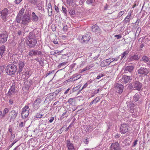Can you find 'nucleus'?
Returning <instances> with one entry per match:
<instances>
[{
  "mask_svg": "<svg viewBox=\"0 0 150 150\" xmlns=\"http://www.w3.org/2000/svg\"><path fill=\"white\" fill-rule=\"evenodd\" d=\"M31 4L35 5L37 2V0H28Z\"/></svg>",
  "mask_w": 150,
  "mask_h": 150,
  "instance_id": "nucleus-42",
  "label": "nucleus"
},
{
  "mask_svg": "<svg viewBox=\"0 0 150 150\" xmlns=\"http://www.w3.org/2000/svg\"><path fill=\"white\" fill-rule=\"evenodd\" d=\"M114 59L113 60V59L112 58H110L108 59H106V60L107 61V64L109 65L111 63L114 61Z\"/></svg>",
  "mask_w": 150,
  "mask_h": 150,
  "instance_id": "nucleus-39",
  "label": "nucleus"
},
{
  "mask_svg": "<svg viewBox=\"0 0 150 150\" xmlns=\"http://www.w3.org/2000/svg\"><path fill=\"white\" fill-rule=\"evenodd\" d=\"M19 56L18 55H15L13 56V63L19 64V58L18 57Z\"/></svg>",
  "mask_w": 150,
  "mask_h": 150,
  "instance_id": "nucleus-20",
  "label": "nucleus"
},
{
  "mask_svg": "<svg viewBox=\"0 0 150 150\" xmlns=\"http://www.w3.org/2000/svg\"><path fill=\"white\" fill-rule=\"evenodd\" d=\"M25 9L24 8H22L20 11H19V13L22 14L25 11Z\"/></svg>",
  "mask_w": 150,
  "mask_h": 150,
  "instance_id": "nucleus-56",
  "label": "nucleus"
},
{
  "mask_svg": "<svg viewBox=\"0 0 150 150\" xmlns=\"http://www.w3.org/2000/svg\"><path fill=\"white\" fill-rule=\"evenodd\" d=\"M132 79V76L124 75L121 79V81L123 83L126 84L129 82Z\"/></svg>",
  "mask_w": 150,
  "mask_h": 150,
  "instance_id": "nucleus-10",
  "label": "nucleus"
},
{
  "mask_svg": "<svg viewBox=\"0 0 150 150\" xmlns=\"http://www.w3.org/2000/svg\"><path fill=\"white\" fill-rule=\"evenodd\" d=\"M8 37V35L6 31L0 33V43H5L7 41Z\"/></svg>",
  "mask_w": 150,
  "mask_h": 150,
  "instance_id": "nucleus-6",
  "label": "nucleus"
},
{
  "mask_svg": "<svg viewBox=\"0 0 150 150\" xmlns=\"http://www.w3.org/2000/svg\"><path fill=\"white\" fill-rule=\"evenodd\" d=\"M5 116V115L2 114V112L0 110V118L4 117Z\"/></svg>",
  "mask_w": 150,
  "mask_h": 150,
  "instance_id": "nucleus-59",
  "label": "nucleus"
},
{
  "mask_svg": "<svg viewBox=\"0 0 150 150\" xmlns=\"http://www.w3.org/2000/svg\"><path fill=\"white\" fill-rule=\"evenodd\" d=\"M114 88L116 92L119 93H121L123 92V86L121 84L116 83L115 84Z\"/></svg>",
  "mask_w": 150,
  "mask_h": 150,
  "instance_id": "nucleus-7",
  "label": "nucleus"
},
{
  "mask_svg": "<svg viewBox=\"0 0 150 150\" xmlns=\"http://www.w3.org/2000/svg\"><path fill=\"white\" fill-rule=\"evenodd\" d=\"M101 66L102 67H105L108 66V64L106 60H104L100 64Z\"/></svg>",
  "mask_w": 150,
  "mask_h": 150,
  "instance_id": "nucleus-31",
  "label": "nucleus"
},
{
  "mask_svg": "<svg viewBox=\"0 0 150 150\" xmlns=\"http://www.w3.org/2000/svg\"><path fill=\"white\" fill-rule=\"evenodd\" d=\"M28 54L29 56L35 55H36V50H31L29 52Z\"/></svg>",
  "mask_w": 150,
  "mask_h": 150,
  "instance_id": "nucleus-33",
  "label": "nucleus"
},
{
  "mask_svg": "<svg viewBox=\"0 0 150 150\" xmlns=\"http://www.w3.org/2000/svg\"><path fill=\"white\" fill-rule=\"evenodd\" d=\"M15 93V91L14 88L11 87L9 90L8 93V96L11 97V95H13Z\"/></svg>",
  "mask_w": 150,
  "mask_h": 150,
  "instance_id": "nucleus-18",
  "label": "nucleus"
},
{
  "mask_svg": "<svg viewBox=\"0 0 150 150\" xmlns=\"http://www.w3.org/2000/svg\"><path fill=\"white\" fill-rule=\"evenodd\" d=\"M12 112H13L12 117L13 118H16L17 115V112H15V111H13Z\"/></svg>",
  "mask_w": 150,
  "mask_h": 150,
  "instance_id": "nucleus-40",
  "label": "nucleus"
},
{
  "mask_svg": "<svg viewBox=\"0 0 150 150\" xmlns=\"http://www.w3.org/2000/svg\"><path fill=\"white\" fill-rule=\"evenodd\" d=\"M104 76V75L102 73L100 74H98V75L96 79H100L101 77Z\"/></svg>",
  "mask_w": 150,
  "mask_h": 150,
  "instance_id": "nucleus-48",
  "label": "nucleus"
},
{
  "mask_svg": "<svg viewBox=\"0 0 150 150\" xmlns=\"http://www.w3.org/2000/svg\"><path fill=\"white\" fill-rule=\"evenodd\" d=\"M17 70V66L14 64L8 65L5 69L6 72L7 74L11 76L15 74Z\"/></svg>",
  "mask_w": 150,
  "mask_h": 150,
  "instance_id": "nucleus-2",
  "label": "nucleus"
},
{
  "mask_svg": "<svg viewBox=\"0 0 150 150\" xmlns=\"http://www.w3.org/2000/svg\"><path fill=\"white\" fill-rule=\"evenodd\" d=\"M68 12L71 15H74L75 13L74 9L73 8H70L68 10Z\"/></svg>",
  "mask_w": 150,
  "mask_h": 150,
  "instance_id": "nucleus-32",
  "label": "nucleus"
},
{
  "mask_svg": "<svg viewBox=\"0 0 150 150\" xmlns=\"http://www.w3.org/2000/svg\"><path fill=\"white\" fill-rule=\"evenodd\" d=\"M100 98L99 97H97L95 99L92 101L90 103L89 105H91L93 103H95V104H96L97 103H98L100 100Z\"/></svg>",
  "mask_w": 150,
  "mask_h": 150,
  "instance_id": "nucleus-23",
  "label": "nucleus"
},
{
  "mask_svg": "<svg viewBox=\"0 0 150 150\" xmlns=\"http://www.w3.org/2000/svg\"><path fill=\"white\" fill-rule=\"evenodd\" d=\"M62 11L65 14V15L67 14V10L66 9V8L64 7L63 6H62Z\"/></svg>",
  "mask_w": 150,
  "mask_h": 150,
  "instance_id": "nucleus-46",
  "label": "nucleus"
},
{
  "mask_svg": "<svg viewBox=\"0 0 150 150\" xmlns=\"http://www.w3.org/2000/svg\"><path fill=\"white\" fill-rule=\"evenodd\" d=\"M51 29H52V30L53 31H56V27L55 26V25H52Z\"/></svg>",
  "mask_w": 150,
  "mask_h": 150,
  "instance_id": "nucleus-47",
  "label": "nucleus"
},
{
  "mask_svg": "<svg viewBox=\"0 0 150 150\" xmlns=\"http://www.w3.org/2000/svg\"><path fill=\"white\" fill-rule=\"evenodd\" d=\"M130 20V17L126 16L125 18L124 21V23H127L129 22Z\"/></svg>",
  "mask_w": 150,
  "mask_h": 150,
  "instance_id": "nucleus-34",
  "label": "nucleus"
},
{
  "mask_svg": "<svg viewBox=\"0 0 150 150\" xmlns=\"http://www.w3.org/2000/svg\"><path fill=\"white\" fill-rule=\"evenodd\" d=\"M32 20L33 21L37 22L38 21V17L36 15L35 13L34 12L32 13Z\"/></svg>",
  "mask_w": 150,
  "mask_h": 150,
  "instance_id": "nucleus-24",
  "label": "nucleus"
},
{
  "mask_svg": "<svg viewBox=\"0 0 150 150\" xmlns=\"http://www.w3.org/2000/svg\"><path fill=\"white\" fill-rule=\"evenodd\" d=\"M47 10L48 12L49 16H51L52 15V8L51 4L50 3H49L47 5Z\"/></svg>",
  "mask_w": 150,
  "mask_h": 150,
  "instance_id": "nucleus-17",
  "label": "nucleus"
},
{
  "mask_svg": "<svg viewBox=\"0 0 150 150\" xmlns=\"http://www.w3.org/2000/svg\"><path fill=\"white\" fill-rule=\"evenodd\" d=\"M141 61H143L144 62L147 63L149 61V58L146 56H144L142 57V59L140 60Z\"/></svg>",
  "mask_w": 150,
  "mask_h": 150,
  "instance_id": "nucleus-28",
  "label": "nucleus"
},
{
  "mask_svg": "<svg viewBox=\"0 0 150 150\" xmlns=\"http://www.w3.org/2000/svg\"><path fill=\"white\" fill-rule=\"evenodd\" d=\"M25 64L23 62L20 61L19 62V73L22 71L21 69L24 67Z\"/></svg>",
  "mask_w": 150,
  "mask_h": 150,
  "instance_id": "nucleus-29",
  "label": "nucleus"
},
{
  "mask_svg": "<svg viewBox=\"0 0 150 150\" xmlns=\"http://www.w3.org/2000/svg\"><path fill=\"white\" fill-rule=\"evenodd\" d=\"M61 89H59L57 90H56L55 92H54L52 94V96H57V94L61 91Z\"/></svg>",
  "mask_w": 150,
  "mask_h": 150,
  "instance_id": "nucleus-36",
  "label": "nucleus"
},
{
  "mask_svg": "<svg viewBox=\"0 0 150 150\" xmlns=\"http://www.w3.org/2000/svg\"><path fill=\"white\" fill-rule=\"evenodd\" d=\"M29 89V87L28 86H26L25 87L23 88V90H25V89L26 91H28Z\"/></svg>",
  "mask_w": 150,
  "mask_h": 150,
  "instance_id": "nucleus-55",
  "label": "nucleus"
},
{
  "mask_svg": "<svg viewBox=\"0 0 150 150\" xmlns=\"http://www.w3.org/2000/svg\"><path fill=\"white\" fill-rule=\"evenodd\" d=\"M128 126L126 124H123L121 125L120 127V131L122 134L127 132L128 130Z\"/></svg>",
  "mask_w": 150,
  "mask_h": 150,
  "instance_id": "nucleus-8",
  "label": "nucleus"
},
{
  "mask_svg": "<svg viewBox=\"0 0 150 150\" xmlns=\"http://www.w3.org/2000/svg\"><path fill=\"white\" fill-rule=\"evenodd\" d=\"M33 105L34 107L35 108H38L40 106V104L37 102L35 103V102L34 101L33 104Z\"/></svg>",
  "mask_w": 150,
  "mask_h": 150,
  "instance_id": "nucleus-37",
  "label": "nucleus"
},
{
  "mask_svg": "<svg viewBox=\"0 0 150 150\" xmlns=\"http://www.w3.org/2000/svg\"><path fill=\"white\" fill-rule=\"evenodd\" d=\"M63 50H62L61 51H59L58 50H56L55 51H51L50 52V54L52 55H54L56 54H59L61 53L62 52Z\"/></svg>",
  "mask_w": 150,
  "mask_h": 150,
  "instance_id": "nucleus-26",
  "label": "nucleus"
},
{
  "mask_svg": "<svg viewBox=\"0 0 150 150\" xmlns=\"http://www.w3.org/2000/svg\"><path fill=\"white\" fill-rule=\"evenodd\" d=\"M29 107L28 106H25L23 108L22 111H28L27 110L28 109Z\"/></svg>",
  "mask_w": 150,
  "mask_h": 150,
  "instance_id": "nucleus-44",
  "label": "nucleus"
},
{
  "mask_svg": "<svg viewBox=\"0 0 150 150\" xmlns=\"http://www.w3.org/2000/svg\"><path fill=\"white\" fill-rule=\"evenodd\" d=\"M83 142L85 144H87L88 142V141L87 139H85L83 140Z\"/></svg>",
  "mask_w": 150,
  "mask_h": 150,
  "instance_id": "nucleus-63",
  "label": "nucleus"
},
{
  "mask_svg": "<svg viewBox=\"0 0 150 150\" xmlns=\"http://www.w3.org/2000/svg\"><path fill=\"white\" fill-rule=\"evenodd\" d=\"M75 101V99L74 98H69L68 101V102L69 103V104L71 105H72L74 102Z\"/></svg>",
  "mask_w": 150,
  "mask_h": 150,
  "instance_id": "nucleus-35",
  "label": "nucleus"
},
{
  "mask_svg": "<svg viewBox=\"0 0 150 150\" xmlns=\"http://www.w3.org/2000/svg\"><path fill=\"white\" fill-rule=\"evenodd\" d=\"M36 55H42V52L41 51L36 50Z\"/></svg>",
  "mask_w": 150,
  "mask_h": 150,
  "instance_id": "nucleus-52",
  "label": "nucleus"
},
{
  "mask_svg": "<svg viewBox=\"0 0 150 150\" xmlns=\"http://www.w3.org/2000/svg\"><path fill=\"white\" fill-rule=\"evenodd\" d=\"M115 37L117 38V39H119L121 38L122 35H115Z\"/></svg>",
  "mask_w": 150,
  "mask_h": 150,
  "instance_id": "nucleus-54",
  "label": "nucleus"
},
{
  "mask_svg": "<svg viewBox=\"0 0 150 150\" xmlns=\"http://www.w3.org/2000/svg\"><path fill=\"white\" fill-rule=\"evenodd\" d=\"M93 2V0H87L86 3L88 4H92Z\"/></svg>",
  "mask_w": 150,
  "mask_h": 150,
  "instance_id": "nucleus-57",
  "label": "nucleus"
},
{
  "mask_svg": "<svg viewBox=\"0 0 150 150\" xmlns=\"http://www.w3.org/2000/svg\"><path fill=\"white\" fill-rule=\"evenodd\" d=\"M120 149V146L118 142L113 143L111 145V150H119Z\"/></svg>",
  "mask_w": 150,
  "mask_h": 150,
  "instance_id": "nucleus-11",
  "label": "nucleus"
},
{
  "mask_svg": "<svg viewBox=\"0 0 150 150\" xmlns=\"http://www.w3.org/2000/svg\"><path fill=\"white\" fill-rule=\"evenodd\" d=\"M43 115H42V114H40L39 113H37L35 117L37 118H42V116Z\"/></svg>",
  "mask_w": 150,
  "mask_h": 150,
  "instance_id": "nucleus-41",
  "label": "nucleus"
},
{
  "mask_svg": "<svg viewBox=\"0 0 150 150\" xmlns=\"http://www.w3.org/2000/svg\"><path fill=\"white\" fill-rule=\"evenodd\" d=\"M129 108V111L131 113H133L134 112V104L131 103L128 105Z\"/></svg>",
  "mask_w": 150,
  "mask_h": 150,
  "instance_id": "nucleus-22",
  "label": "nucleus"
},
{
  "mask_svg": "<svg viewBox=\"0 0 150 150\" xmlns=\"http://www.w3.org/2000/svg\"><path fill=\"white\" fill-rule=\"evenodd\" d=\"M139 59V57L137 55H134L130 57L129 58L128 62H130L134 60H137Z\"/></svg>",
  "mask_w": 150,
  "mask_h": 150,
  "instance_id": "nucleus-15",
  "label": "nucleus"
},
{
  "mask_svg": "<svg viewBox=\"0 0 150 150\" xmlns=\"http://www.w3.org/2000/svg\"><path fill=\"white\" fill-rule=\"evenodd\" d=\"M35 101V103L37 102L40 104L41 102V100L40 98H38Z\"/></svg>",
  "mask_w": 150,
  "mask_h": 150,
  "instance_id": "nucleus-51",
  "label": "nucleus"
},
{
  "mask_svg": "<svg viewBox=\"0 0 150 150\" xmlns=\"http://www.w3.org/2000/svg\"><path fill=\"white\" fill-rule=\"evenodd\" d=\"M128 52L127 51H125L124 52H123V53L122 54V56H121V57L120 59H122V58H124V57L127 55L128 54Z\"/></svg>",
  "mask_w": 150,
  "mask_h": 150,
  "instance_id": "nucleus-43",
  "label": "nucleus"
},
{
  "mask_svg": "<svg viewBox=\"0 0 150 150\" xmlns=\"http://www.w3.org/2000/svg\"><path fill=\"white\" fill-rule=\"evenodd\" d=\"M1 18L2 21L6 22L8 18V10L6 8H4L0 12Z\"/></svg>",
  "mask_w": 150,
  "mask_h": 150,
  "instance_id": "nucleus-4",
  "label": "nucleus"
},
{
  "mask_svg": "<svg viewBox=\"0 0 150 150\" xmlns=\"http://www.w3.org/2000/svg\"><path fill=\"white\" fill-rule=\"evenodd\" d=\"M91 29L93 32L96 33H99L100 31V29L96 24L93 25L91 27Z\"/></svg>",
  "mask_w": 150,
  "mask_h": 150,
  "instance_id": "nucleus-12",
  "label": "nucleus"
},
{
  "mask_svg": "<svg viewBox=\"0 0 150 150\" xmlns=\"http://www.w3.org/2000/svg\"><path fill=\"white\" fill-rule=\"evenodd\" d=\"M150 72V69H149L141 67L137 70V73L138 74H139V75L140 76H145L146 75L147 76Z\"/></svg>",
  "mask_w": 150,
  "mask_h": 150,
  "instance_id": "nucleus-3",
  "label": "nucleus"
},
{
  "mask_svg": "<svg viewBox=\"0 0 150 150\" xmlns=\"http://www.w3.org/2000/svg\"><path fill=\"white\" fill-rule=\"evenodd\" d=\"M13 103V100L12 99H10L9 101V103L10 105H12Z\"/></svg>",
  "mask_w": 150,
  "mask_h": 150,
  "instance_id": "nucleus-64",
  "label": "nucleus"
},
{
  "mask_svg": "<svg viewBox=\"0 0 150 150\" xmlns=\"http://www.w3.org/2000/svg\"><path fill=\"white\" fill-rule=\"evenodd\" d=\"M67 63V62H64L63 63H60L58 66V68H60L61 67L65 65Z\"/></svg>",
  "mask_w": 150,
  "mask_h": 150,
  "instance_id": "nucleus-38",
  "label": "nucleus"
},
{
  "mask_svg": "<svg viewBox=\"0 0 150 150\" xmlns=\"http://www.w3.org/2000/svg\"><path fill=\"white\" fill-rule=\"evenodd\" d=\"M134 69V67L133 66H128L126 67L125 69V71L126 72H131Z\"/></svg>",
  "mask_w": 150,
  "mask_h": 150,
  "instance_id": "nucleus-19",
  "label": "nucleus"
},
{
  "mask_svg": "<svg viewBox=\"0 0 150 150\" xmlns=\"http://www.w3.org/2000/svg\"><path fill=\"white\" fill-rule=\"evenodd\" d=\"M132 88L134 90H136L139 91L141 90L142 87L141 83L139 81H135L131 84Z\"/></svg>",
  "mask_w": 150,
  "mask_h": 150,
  "instance_id": "nucleus-5",
  "label": "nucleus"
},
{
  "mask_svg": "<svg viewBox=\"0 0 150 150\" xmlns=\"http://www.w3.org/2000/svg\"><path fill=\"white\" fill-rule=\"evenodd\" d=\"M54 8H55V9L57 13H58L59 12V8H58V7L56 6V5H55Z\"/></svg>",
  "mask_w": 150,
  "mask_h": 150,
  "instance_id": "nucleus-60",
  "label": "nucleus"
},
{
  "mask_svg": "<svg viewBox=\"0 0 150 150\" xmlns=\"http://www.w3.org/2000/svg\"><path fill=\"white\" fill-rule=\"evenodd\" d=\"M29 114L28 111L24 112L22 111V117L24 118H25V117H27Z\"/></svg>",
  "mask_w": 150,
  "mask_h": 150,
  "instance_id": "nucleus-27",
  "label": "nucleus"
},
{
  "mask_svg": "<svg viewBox=\"0 0 150 150\" xmlns=\"http://www.w3.org/2000/svg\"><path fill=\"white\" fill-rule=\"evenodd\" d=\"M5 50L6 48L5 46L4 45L1 46L0 47V55L1 56V57L5 55Z\"/></svg>",
  "mask_w": 150,
  "mask_h": 150,
  "instance_id": "nucleus-16",
  "label": "nucleus"
},
{
  "mask_svg": "<svg viewBox=\"0 0 150 150\" xmlns=\"http://www.w3.org/2000/svg\"><path fill=\"white\" fill-rule=\"evenodd\" d=\"M90 37L88 34L86 35L83 36L82 38V42H87L90 39Z\"/></svg>",
  "mask_w": 150,
  "mask_h": 150,
  "instance_id": "nucleus-14",
  "label": "nucleus"
},
{
  "mask_svg": "<svg viewBox=\"0 0 150 150\" xmlns=\"http://www.w3.org/2000/svg\"><path fill=\"white\" fill-rule=\"evenodd\" d=\"M67 111L66 110L64 113L60 117L61 119H62L64 118V115L67 113Z\"/></svg>",
  "mask_w": 150,
  "mask_h": 150,
  "instance_id": "nucleus-50",
  "label": "nucleus"
},
{
  "mask_svg": "<svg viewBox=\"0 0 150 150\" xmlns=\"http://www.w3.org/2000/svg\"><path fill=\"white\" fill-rule=\"evenodd\" d=\"M93 67V64H91L90 65H88L86 67L88 69H90L91 68Z\"/></svg>",
  "mask_w": 150,
  "mask_h": 150,
  "instance_id": "nucleus-62",
  "label": "nucleus"
},
{
  "mask_svg": "<svg viewBox=\"0 0 150 150\" xmlns=\"http://www.w3.org/2000/svg\"><path fill=\"white\" fill-rule=\"evenodd\" d=\"M25 49V42L23 39L21 40V42L19 45V49Z\"/></svg>",
  "mask_w": 150,
  "mask_h": 150,
  "instance_id": "nucleus-25",
  "label": "nucleus"
},
{
  "mask_svg": "<svg viewBox=\"0 0 150 150\" xmlns=\"http://www.w3.org/2000/svg\"><path fill=\"white\" fill-rule=\"evenodd\" d=\"M30 16L29 14H25L22 18V23L25 24L28 23L30 20Z\"/></svg>",
  "mask_w": 150,
  "mask_h": 150,
  "instance_id": "nucleus-9",
  "label": "nucleus"
},
{
  "mask_svg": "<svg viewBox=\"0 0 150 150\" xmlns=\"http://www.w3.org/2000/svg\"><path fill=\"white\" fill-rule=\"evenodd\" d=\"M42 3H40L37 5V7L38 8L39 10H41L42 8L41 7Z\"/></svg>",
  "mask_w": 150,
  "mask_h": 150,
  "instance_id": "nucleus-49",
  "label": "nucleus"
},
{
  "mask_svg": "<svg viewBox=\"0 0 150 150\" xmlns=\"http://www.w3.org/2000/svg\"><path fill=\"white\" fill-rule=\"evenodd\" d=\"M67 145L68 150H75L74 145L70 142L69 140H67Z\"/></svg>",
  "mask_w": 150,
  "mask_h": 150,
  "instance_id": "nucleus-13",
  "label": "nucleus"
},
{
  "mask_svg": "<svg viewBox=\"0 0 150 150\" xmlns=\"http://www.w3.org/2000/svg\"><path fill=\"white\" fill-rule=\"evenodd\" d=\"M26 43L28 46L30 48L35 47L37 43V40L33 32H30L27 37Z\"/></svg>",
  "mask_w": 150,
  "mask_h": 150,
  "instance_id": "nucleus-1",
  "label": "nucleus"
},
{
  "mask_svg": "<svg viewBox=\"0 0 150 150\" xmlns=\"http://www.w3.org/2000/svg\"><path fill=\"white\" fill-rule=\"evenodd\" d=\"M125 12L124 11H122L120 12V13L118 14L117 17H120L122 15H123Z\"/></svg>",
  "mask_w": 150,
  "mask_h": 150,
  "instance_id": "nucleus-45",
  "label": "nucleus"
},
{
  "mask_svg": "<svg viewBox=\"0 0 150 150\" xmlns=\"http://www.w3.org/2000/svg\"><path fill=\"white\" fill-rule=\"evenodd\" d=\"M140 97V95L138 93H136L134 97V100L136 102L138 100Z\"/></svg>",
  "mask_w": 150,
  "mask_h": 150,
  "instance_id": "nucleus-30",
  "label": "nucleus"
},
{
  "mask_svg": "<svg viewBox=\"0 0 150 150\" xmlns=\"http://www.w3.org/2000/svg\"><path fill=\"white\" fill-rule=\"evenodd\" d=\"M12 129L11 127H10V126L9 127V128H8V131L10 133V134L12 135Z\"/></svg>",
  "mask_w": 150,
  "mask_h": 150,
  "instance_id": "nucleus-58",
  "label": "nucleus"
},
{
  "mask_svg": "<svg viewBox=\"0 0 150 150\" xmlns=\"http://www.w3.org/2000/svg\"><path fill=\"white\" fill-rule=\"evenodd\" d=\"M144 41H142L140 45V47L142 48L145 46V44L143 43Z\"/></svg>",
  "mask_w": 150,
  "mask_h": 150,
  "instance_id": "nucleus-61",
  "label": "nucleus"
},
{
  "mask_svg": "<svg viewBox=\"0 0 150 150\" xmlns=\"http://www.w3.org/2000/svg\"><path fill=\"white\" fill-rule=\"evenodd\" d=\"M8 108H5L4 109V110L3 111V113L4 114H6L8 113Z\"/></svg>",
  "mask_w": 150,
  "mask_h": 150,
  "instance_id": "nucleus-53",
  "label": "nucleus"
},
{
  "mask_svg": "<svg viewBox=\"0 0 150 150\" xmlns=\"http://www.w3.org/2000/svg\"><path fill=\"white\" fill-rule=\"evenodd\" d=\"M81 75L80 74L74 77L73 78H70V79L67 80V81H76L80 78Z\"/></svg>",
  "mask_w": 150,
  "mask_h": 150,
  "instance_id": "nucleus-21",
  "label": "nucleus"
}]
</instances>
